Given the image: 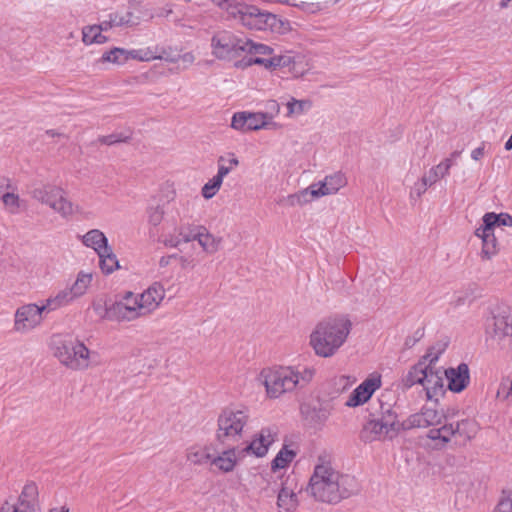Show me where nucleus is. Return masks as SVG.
<instances>
[{
	"label": "nucleus",
	"instance_id": "5fc2aeb1",
	"mask_svg": "<svg viewBox=\"0 0 512 512\" xmlns=\"http://www.w3.org/2000/svg\"><path fill=\"white\" fill-rule=\"evenodd\" d=\"M210 1L227 14V19L229 18L230 14H231V11H230L231 7H233L237 2V0H210Z\"/></svg>",
	"mask_w": 512,
	"mask_h": 512
},
{
	"label": "nucleus",
	"instance_id": "c9c22d12",
	"mask_svg": "<svg viewBox=\"0 0 512 512\" xmlns=\"http://www.w3.org/2000/svg\"><path fill=\"white\" fill-rule=\"evenodd\" d=\"M97 255L99 256L100 269L104 274H111L115 270L119 269V261L111 246H108L105 249V252L102 251Z\"/></svg>",
	"mask_w": 512,
	"mask_h": 512
},
{
	"label": "nucleus",
	"instance_id": "ea45409f",
	"mask_svg": "<svg viewBox=\"0 0 512 512\" xmlns=\"http://www.w3.org/2000/svg\"><path fill=\"white\" fill-rule=\"evenodd\" d=\"M138 23V18L134 17L131 11H116L109 15V23L107 26H134Z\"/></svg>",
	"mask_w": 512,
	"mask_h": 512
},
{
	"label": "nucleus",
	"instance_id": "e433bc0d",
	"mask_svg": "<svg viewBox=\"0 0 512 512\" xmlns=\"http://www.w3.org/2000/svg\"><path fill=\"white\" fill-rule=\"evenodd\" d=\"M103 26L90 25L82 29V41L85 45L103 44L108 38L102 34Z\"/></svg>",
	"mask_w": 512,
	"mask_h": 512
},
{
	"label": "nucleus",
	"instance_id": "1a4fd4ad",
	"mask_svg": "<svg viewBox=\"0 0 512 512\" xmlns=\"http://www.w3.org/2000/svg\"><path fill=\"white\" fill-rule=\"evenodd\" d=\"M53 355L65 367L75 371H84L90 367L96 353L90 351L79 340L59 339L53 342Z\"/></svg>",
	"mask_w": 512,
	"mask_h": 512
},
{
	"label": "nucleus",
	"instance_id": "39448f33",
	"mask_svg": "<svg viewBox=\"0 0 512 512\" xmlns=\"http://www.w3.org/2000/svg\"><path fill=\"white\" fill-rule=\"evenodd\" d=\"M251 413L247 407H229L217 418L216 440L223 445H232L242 439L249 428Z\"/></svg>",
	"mask_w": 512,
	"mask_h": 512
},
{
	"label": "nucleus",
	"instance_id": "4468645a",
	"mask_svg": "<svg viewBox=\"0 0 512 512\" xmlns=\"http://www.w3.org/2000/svg\"><path fill=\"white\" fill-rule=\"evenodd\" d=\"M105 316L107 320L118 322H130L145 317L137 295L131 291L125 292L119 300L111 303Z\"/></svg>",
	"mask_w": 512,
	"mask_h": 512
},
{
	"label": "nucleus",
	"instance_id": "b1692460",
	"mask_svg": "<svg viewBox=\"0 0 512 512\" xmlns=\"http://www.w3.org/2000/svg\"><path fill=\"white\" fill-rule=\"evenodd\" d=\"M443 376L448 382V388L456 393L463 391L470 382L469 367L465 363L459 364L456 368L443 370Z\"/></svg>",
	"mask_w": 512,
	"mask_h": 512
},
{
	"label": "nucleus",
	"instance_id": "4be33fe9",
	"mask_svg": "<svg viewBox=\"0 0 512 512\" xmlns=\"http://www.w3.org/2000/svg\"><path fill=\"white\" fill-rule=\"evenodd\" d=\"M243 455L239 447L231 446L216 454L213 450L210 466L222 473H230L238 465Z\"/></svg>",
	"mask_w": 512,
	"mask_h": 512
},
{
	"label": "nucleus",
	"instance_id": "a211bd4d",
	"mask_svg": "<svg viewBox=\"0 0 512 512\" xmlns=\"http://www.w3.org/2000/svg\"><path fill=\"white\" fill-rule=\"evenodd\" d=\"M400 429H402V424H395L394 422L374 417L365 425L361 438L365 442L391 439L397 435Z\"/></svg>",
	"mask_w": 512,
	"mask_h": 512
},
{
	"label": "nucleus",
	"instance_id": "5701e85b",
	"mask_svg": "<svg viewBox=\"0 0 512 512\" xmlns=\"http://www.w3.org/2000/svg\"><path fill=\"white\" fill-rule=\"evenodd\" d=\"M347 179L341 172L327 175L323 180L313 183L311 193L314 198L336 194L341 188L345 187Z\"/></svg>",
	"mask_w": 512,
	"mask_h": 512
},
{
	"label": "nucleus",
	"instance_id": "c756f323",
	"mask_svg": "<svg viewBox=\"0 0 512 512\" xmlns=\"http://www.w3.org/2000/svg\"><path fill=\"white\" fill-rule=\"evenodd\" d=\"M389 394H381L377 400V407L372 406V415L374 417L383 419L388 422H394L395 424H401L397 419V413L394 410L393 404L387 401Z\"/></svg>",
	"mask_w": 512,
	"mask_h": 512
},
{
	"label": "nucleus",
	"instance_id": "13d9d810",
	"mask_svg": "<svg viewBox=\"0 0 512 512\" xmlns=\"http://www.w3.org/2000/svg\"><path fill=\"white\" fill-rule=\"evenodd\" d=\"M335 385L341 387L343 390L350 387L354 382L355 378L352 376L341 375L334 379Z\"/></svg>",
	"mask_w": 512,
	"mask_h": 512
},
{
	"label": "nucleus",
	"instance_id": "f704fd0d",
	"mask_svg": "<svg viewBox=\"0 0 512 512\" xmlns=\"http://www.w3.org/2000/svg\"><path fill=\"white\" fill-rule=\"evenodd\" d=\"M93 280L91 272L80 271L74 283L69 287L76 299L82 297L88 291Z\"/></svg>",
	"mask_w": 512,
	"mask_h": 512
},
{
	"label": "nucleus",
	"instance_id": "7c9ffc66",
	"mask_svg": "<svg viewBox=\"0 0 512 512\" xmlns=\"http://www.w3.org/2000/svg\"><path fill=\"white\" fill-rule=\"evenodd\" d=\"M76 300L72 291L69 287H66L58 291L54 296L46 299L42 304L44 305L47 312L57 310L61 307L67 306Z\"/></svg>",
	"mask_w": 512,
	"mask_h": 512
},
{
	"label": "nucleus",
	"instance_id": "de8ad7c7",
	"mask_svg": "<svg viewBox=\"0 0 512 512\" xmlns=\"http://www.w3.org/2000/svg\"><path fill=\"white\" fill-rule=\"evenodd\" d=\"M0 198L8 212L12 214L19 212L21 200L18 194L14 192H1Z\"/></svg>",
	"mask_w": 512,
	"mask_h": 512
},
{
	"label": "nucleus",
	"instance_id": "473e14b6",
	"mask_svg": "<svg viewBox=\"0 0 512 512\" xmlns=\"http://www.w3.org/2000/svg\"><path fill=\"white\" fill-rule=\"evenodd\" d=\"M451 167H452V158H445L439 164L432 166L428 170V172H426L423 176L433 186L440 179H443L447 175H449Z\"/></svg>",
	"mask_w": 512,
	"mask_h": 512
},
{
	"label": "nucleus",
	"instance_id": "3c124183",
	"mask_svg": "<svg viewBox=\"0 0 512 512\" xmlns=\"http://www.w3.org/2000/svg\"><path fill=\"white\" fill-rule=\"evenodd\" d=\"M148 222L153 226H158L164 217V210L161 206H152L147 210Z\"/></svg>",
	"mask_w": 512,
	"mask_h": 512
},
{
	"label": "nucleus",
	"instance_id": "f3484780",
	"mask_svg": "<svg viewBox=\"0 0 512 512\" xmlns=\"http://www.w3.org/2000/svg\"><path fill=\"white\" fill-rule=\"evenodd\" d=\"M301 490L295 475L282 477L276 502L278 512H295L299 506L298 494Z\"/></svg>",
	"mask_w": 512,
	"mask_h": 512
},
{
	"label": "nucleus",
	"instance_id": "393cba45",
	"mask_svg": "<svg viewBox=\"0 0 512 512\" xmlns=\"http://www.w3.org/2000/svg\"><path fill=\"white\" fill-rule=\"evenodd\" d=\"M475 236L482 240L481 258L490 260L499 252V243L495 237L494 229L482 223L476 230Z\"/></svg>",
	"mask_w": 512,
	"mask_h": 512
},
{
	"label": "nucleus",
	"instance_id": "412c9836",
	"mask_svg": "<svg viewBox=\"0 0 512 512\" xmlns=\"http://www.w3.org/2000/svg\"><path fill=\"white\" fill-rule=\"evenodd\" d=\"M136 295L146 317L159 308L165 298V289L162 284L155 282L142 293Z\"/></svg>",
	"mask_w": 512,
	"mask_h": 512
},
{
	"label": "nucleus",
	"instance_id": "bb28decb",
	"mask_svg": "<svg viewBox=\"0 0 512 512\" xmlns=\"http://www.w3.org/2000/svg\"><path fill=\"white\" fill-rule=\"evenodd\" d=\"M214 447L211 444H193L186 449V461L194 466L211 463Z\"/></svg>",
	"mask_w": 512,
	"mask_h": 512
},
{
	"label": "nucleus",
	"instance_id": "f257e3e1",
	"mask_svg": "<svg viewBox=\"0 0 512 512\" xmlns=\"http://www.w3.org/2000/svg\"><path fill=\"white\" fill-rule=\"evenodd\" d=\"M351 482L349 476L333 466L331 456L324 453L317 458L306 491L319 502L334 504L350 496Z\"/></svg>",
	"mask_w": 512,
	"mask_h": 512
},
{
	"label": "nucleus",
	"instance_id": "7ed1b4c3",
	"mask_svg": "<svg viewBox=\"0 0 512 512\" xmlns=\"http://www.w3.org/2000/svg\"><path fill=\"white\" fill-rule=\"evenodd\" d=\"M352 323L345 316L329 317L316 324L309 344L318 357H333L347 341Z\"/></svg>",
	"mask_w": 512,
	"mask_h": 512
},
{
	"label": "nucleus",
	"instance_id": "c85d7f7f",
	"mask_svg": "<svg viewBox=\"0 0 512 512\" xmlns=\"http://www.w3.org/2000/svg\"><path fill=\"white\" fill-rule=\"evenodd\" d=\"M195 241L201 246L202 250L207 254L216 253L222 242L220 237L211 234L205 226L198 225Z\"/></svg>",
	"mask_w": 512,
	"mask_h": 512
},
{
	"label": "nucleus",
	"instance_id": "a878e982",
	"mask_svg": "<svg viewBox=\"0 0 512 512\" xmlns=\"http://www.w3.org/2000/svg\"><path fill=\"white\" fill-rule=\"evenodd\" d=\"M198 225L183 224L174 229V233L164 236L163 244L166 247L176 248L182 243L195 241Z\"/></svg>",
	"mask_w": 512,
	"mask_h": 512
},
{
	"label": "nucleus",
	"instance_id": "4c0bfd02",
	"mask_svg": "<svg viewBox=\"0 0 512 512\" xmlns=\"http://www.w3.org/2000/svg\"><path fill=\"white\" fill-rule=\"evenodd\" d=\"M239 164V159L234 153L230 152L226 155H222L217 160L218 169L216 175L224 180V178L237 168Z\"/></svg>",
	"mask_w": 512,
	"mask_h": 512
},
{
	"label": "nucleus",
	"instance_id": "dca6fc26",
	"mask_svg": "<svg viewBox=\"0 0 512 512\" xmlns=\"http://www.w3.org/2000/svg\"><path fill=\"white\" fill-rule=\"evenodd\" d=\"M44 312L47 311L43 304L30 303L20 306L14 315V330L21 334L31 332L42 323Z\"/></svg>",
	"mask_w": 512,
	"mask_h": 512
},
{
	"label": "nucleus",
	"instance_id": "680f3d73",
	"mask_svg": "<svg viewBox=\"0 0 512 512\" xmlns=\"http://www.w3.org/2000/svg\"><path fill=\"white\" fill-rule=\"evenodd\" d=\"M172 13H173L172 5H171V4H167V5H165L164 7L159 8L155 16H156V17H164V18H167V17H169Z\"/></svg>",
	"mask_w": 512,
	"mask_h": 512
},
{
	"label": "nucleus",
	"instance_id": "2f4dec72",
	"mask_svg": "<svg viewBox=\"0 0 512 512\" xmlns=\"http://www.w3.org/2000/svg\"><path fill=\"white\" fill-rule=\"evenodd\" d=\"M82 243L86 247L93 249L97 254L102 251L105 252V249L109 246L107 237L98 229H92L84 234L82 236Z\"/></svg>",
	"mask_w": 512,
	"mask_h": 512
},
{
	"label": "nucleus",
	"instance_id": "423d86ee",
	"mask_svg": "<svg viewBox=\"0 0 512 512\" xmlns=\"http://www.w3.org/2000/svg\"><path fill=\"white\" fill-rule=\"evenodd\" d=\"M230 11L228 19L249 30L279 32L284 24L275 14L246 2L237 1Z\"/></svg>",
	"mask_w": 512,
	"mask_h": 512
},
{
	"label": "nucleus",
	"instance_id": "58836bf2",
	"mask_svg": "<svg viewBox=\"0 0 512 512\" xmlns=\"http://www.w3.org/2000/svg\"><path fill=\"white\" fill-rule=\"evenodd\" d=\"M130 60L129 50L119 47H114L104 52L99 59L100 63H111L115 65H124Z\"/></svg>",
	"mask_w": 512,
	"mask_h": 512
},
{
	"label": "nucleus",
	"instance_id": "aec40b11",
	"mask_svg": "<svg viewBox=\"0 0 512 512\" xmlns=\"http://www.w3.org/2000/svg\"><path fill=\"white\" fill-rule=\"evenodd\" d=\"M276 437L277 431L275 428L264 427L253 436L252 440L245 447L240 448V451L243 457L246 454L258 458L264 457L268 453L270 446L275 442Z\"/></svg>",
	"mask_w": 512,
	"mask_h": 512
},
{
	"label": "nucleus",
	"instance_id": "603ef678",
	"mask_svg": "<svg viewBox=\"0 0 512 512\" xmlns=\"http://www.w3.org/2000/svg\"><path fill=\"white\" fill-rule=\"evenodd\" d=\"M432 185L428 182V180L422 176L420 181L416 182L410 191L411 198H420L429 187Z\"/></svg>",
	"mask_w": 512,
	"mask_h": 512
},
{
	"label": "nucleus",
	"instance_id": "72a5a7b5",
	"mask_svg": "<svg viewBox=\"0 0 512 512\" xmlns=\"http://www.w3.org/2000/svg\"><path fill=\"white\" fill-rule=\"evenodd\" d=\"M296 455V451L290 449L287 445H284L271 461V471L275 473L278 470L287 468Z\"/></svg>",
	"mask_w": 512,
	"mask_h": 512
},
{
	"label": "nucleus",
	"instance_id": "09e8293b",
	"mask_svg": "<svg viewBox=\"0 0 512 512\" xmlns=\"http://www.w3.org/2000/svg\"><path fill=\"white\" fill-rule=\"evenodd\" d=\"M493 512H512V486L502 490Z\"/></svg>",
	"mask_w": 512,
	"mask_h": 512
},
{
	"label": "nucleus",
	"instance_id": "052dcab7",
	"mask_svg": "<svg viewBox=\"0 0 512 512\" xmlns=\"http://www.w3.org/2000/svg\"><path fill=\"white\" fill-rule=\"evenodd\" d=\"M121 141L122 140L115 134L101 136L98 139V142L104 145H112Z\"/></svg>",
	"mask_w": 512,
	"mask_h": 512
},
{
	"label": "nucleus",
	"instance_id": "49530a36",
	"mask_svg": "<svg viewBox=\"0 0 512 512\" xmlns=\"http://www.w3.org/2000/svg\"><path fill=\"white\" fill-rule=\"evenodd\" d=\"M222 183L223 179L217 175H214L203 185L201 189L202 196L207 200L213 198L220 190Z\"/></svg>",
	"mask_w": 512,
	"mask_h": 512
},
{
	"label": "nucleus",
	"instance_id": "864d4df0",
	"mask_svg": "<svg viewBox=\"0 0 512 512\" xmlns=\"http://www.w3.org/2000/svg\"><path fill=\"white\" fill-rule=\"evenodd\" d=\"M330 416V410L327 407H320L313 410L312 420L316 424L324 423Z\"/></svg>",
	"mask_w": 512,
	"mask_h": 512
},
{
	"label": "nucleus",
	"instance_id": "9b49d317",
	"mask_svg": "<svg viewBox=\"0 0 512 512\" xmlns=\"http://www.w3.org/2000/svg\"><path fill=\"white\" fill-rule=\"evenodd\" d=\"M269 108L275 113L268 112H236L231 119V127L242 133L257 131L260 129H276L279 125L273 121L274 115L280 111V106L275 100L269 102Z\"/></svg>",
	"mask_w": 512,
	"mask_h": 512
},
{
	"label": "nucleus",
	"instance_id": "a19ab883",
	"mask_svg": "<svg viewBox=\"0 0 512 512\" xmlns=\"http://www.w3.org/2000/svg\"><path fill=\"white\" fill-rule=\"evenodd\" d=\"M446 345L444 343L437 342L428 348L427 352L419 359L417 363H422L423 366L435 367L440 356L445 351Z\"/></svg>",
	"mask_w": 512,
	"mask_h": 512
},
{
	"label": "nucleus",
	"instance_id": "338daca9",
	"mask_svg": "<svg viewBox=\"0 0 512 512\" xmlns=\"http://www.w3.org/2000/svg\"><path fill=\"white\" fill-rule=\"evenodd\" d=\"M0 512H18V511H17V506L15 504L5 502L2 505Z\"/></svg>",
	"mask_w": 512,
	"mask_h": 512
},
{
	"label": "nucleus",
	"instance_id": "2eb2a0df",
	"mask_svg": "<svg viewBox=\"0 0 512 512\" xmlns=\"http://www.w3.org/2000/svg\"><path fill=\"white\" fill-rule=\"evenodd\" d=\"M451 420L449 411L443 408L424 406L419 412L410 415L402 422V429L412 428H439Z\"/></svg>",
	"mask_w": 512,
	"mask_h": 512
},
{
	"label": "nucleus",
	"instance_id": "37998d69",
	"mask_svg": "<svg viewBox=\"0 0 512 512\" xmlns=\"http://www.w3.org/2000/svg\"><path fill=\"white\" fill-rule=\"evenodd\" d=\"M287 117H296L305 114L312 108V102L308 99L291 98L286 104Z\"/></svg>",
	"mask_w": 512,
	"mask_h": 512
},
{
	"label": "nucleus",
	"instance_id": "0eeeda50",
	"mask_svg": "<svg viewBox=\"0 0 512 512\" xmlns=\"http://www.w3.org/2000/svg\"><path fill=\"white\" fill-rule=\"evenodd\" d=\"M245 47L242 60L235 62L237 68H247L252 65H261L267 70H275L277 68L289 67L293 64L294 57L290 54H274V49L266 44L254 42L251 39H245Z\"/></svg>",
	"mask_w": 512,
	"mask_h": 512
},
{
	"label": "nucleus",
	"instance_id": "6e6d98bb",
	"mask_svg": "<svg viewBox=\"0 0 512 512\" xmlns=\"http://www.w3.org/2000/svg\"><path fill=\"white\" fill-rule=\"evenodd\" d=\"M110 304H107L106 301H103L101 299L96 300L92 303V307L96 314L100 316L101 318L107 319L106 310L109 308Z\"/></svg>",
	"mask_w": 512,
	"mask_h": 512
},
{
	"label": "nucleus",
	"instance_id": "774afa93",
	"mask_svg": "<svg viewBox=\"0 0 512 512\" xmlns=\"http://www.w3.org/2000/svg\"><path fill=\"white\" fill-rule=\"evenodd\" d=\"M48 512H70V509L67 505H62L60 507L51 508Z\"/></svg>",
	"mask_w": 512,
	"mask_h": 512
},
{
	"label": "nucleus",
	"instance_id": "69168bd1",
	"mask_svg": "<svg viewBox=\"0 0 512 512\" xmlns=\"http://www.w3.org/2000/svg\"><path fill=\"white\" fill-rule=\"evenodd\" d=\"M178 59H181L184 63L191 65L194 62L195 57L191 52H188L183 55H180Z\"/></svg>",
	"mask_w": 512,
	"mask_h": 512
},
{
	"label": "nucleus",
	"instance_id": "ddd939ff",
	"mask_svg": "<svg viewBox=\"0 0 512 512\" xmlns=\"http://www.w3.org/2000/svg\"><path fill=\"white\" fill-rule=\"evenodd\" d=\"M245 39L231 31L221 30L211 38V52L219 60L232 61L243 56Z\"/></svg>",
	"mask_w": 512,
	"mask_h": 512
},
{
	"label": "nucleus",
	"instance_id": "e2e57ef3",
	"mask_svg": "<svg viewBox=\"0 0 512 512\" xmlns=\"http://www.w3.org/2000/svg\"><path fill=\"white\" fill-rule=\"evenodd\" d=\"M177 257V254H172V255H167V256H162L160 259H159V266L161 268H165L167 266L170 265L171 261L173 259H176Z\"/></svg>",
	"mask_w": 512,
	"mask_h": 512
},
{
	"label": "nucleus",
	"instance_id": "20e7f679",
	"mask_svg": "<svg viewBox=\"0 0 512 512\" xmlns=\"http://www.w3.org/2000/svg\"><path fill=\"white\" fill-rule=\"evenodd\" d=\"M485 342L496 352L506 350L512 343V309L504 303L494 305L485 321Z\"/></svg>",
	"mask_w": 512,
	"mask_h": 512
},
{
	"label": "nucleus",
	"instance_id": "6e6552de",
	"mask_svg": "<svg viewBox=\"0 0 512 512\" xmlns=\"http://www.w3.org/2000/svg\"><path fill=\"white\" fill-rule=\"evenodd\" d=\"M415 385H420L423 388L428 400L437 399L444 392L443 370L416 363L401 378L403 389H410Z\"/></svg>",
	"mask_w": 512,
	"mask_h": 512
},
{
	"label": "nucleus",
	"instance_id": "cd10ccee",
	"mask_svg": "<svg viewBox=\"0 0 512 512\" xmlns=\"http://www.w3.org/2000/svg\"><path fill=\"white\" fill-rule=\"evenodd\" d=\"M38 487L34 482L27 483L19 496L18 512H35L38 507Z\"/></svg>",
	"mask_w": 512,
	"mask_h": 512
},
{
	"label": "nucleus",
	"instance_id": "6ab92c4d",
	"mask_svg": "<svg viewBox=\"0 0 512 512\" xmlns=\"http://www.w3.org/2000/svg\"><path fill=\"white\" fill-rule=\"evenodd\" d=\"M382 385L381 375L373 373L358 385L349 395L345 406L355 408L367 403Z\"/></svg>",
	"mask_w": 512,
	"mask_h": 512
},
{
	"label": "nucleus",
	"instance_id": "bf43d9fd",
	"mask_svg": "<svg viewBox=\"0 0 512 512\" xmlns=\"http://www.w3.org/2000/svg\"><path fill=\"white\" fill-rule=\"evenodd\" d=\"M176 260L179 261L182 269H193L196 266L194 259L187 256L177 254Z\"/></svg>",
	"mask_w": 512,
	"mask_h": 512
},
{
	"label": "nucleus",
	"instance_id": "a18cd8bd",
	"mask_svg": "<svg viewBox=\"0 0 512 512\" xmlns=\"http://www.w3.org/2000/svg\"><path fill=\"white\" fill-rule=\"evenodd\" d=\"M339 1L340 0H302L301 4H299V9L308 13H316Z\"/></svg>",
	"mask_w": 512,
	"mask_h": 512
},
{
	"label": "nucleus",
	"instance_id": "f8f14e48",
	"mask_svg": "<svg viewBox=\"0 0 512 512\" xmlns=\"http://www.w3.org/2000/svg\"><path fill=\"white\" fill-rule=\"evenodd\" d=\"M479 430L478 424L472 419H462L453 423L449 420L439 428L430 429L427 437L432 441L439 442L442 446L448 444L452 438L459 439L466 443L473 439Z\"/></svg>",
	"mask_w": 512,
	"mask_h": 512
},
{
	"label": "nucleus",
	"instance_id": "8fccbe9b",
	"mask_svg": "<svg viewBox=\"0 0 512 512\" xmlns=\"http://www.w3.org/2000/svg\"><path fill=\"white\" fill-rule=\"evenodd\" d=\"M311 190H312V184L309 187H307L295 194L290 195L288 197V201H289L290 205L302 206V205H305V204L309 203L310 201L314 200L315 198H314L313 194L311 193Z\"/></svg>",
	"mask_w": 512,
	"mask_h": 512
},
{
	"label": "nucleus",
	"instance_id": "79ce46f5",
	"mask_svg": "<svg viewBox=\"0 0 512 512\" xmlns=\"http://www.w3.org/2000/svg\"><path fill=\"white\" fill-rule=\"evenodd\" d=\"M482 220L483 224L486 225V227H490L491 229H494L497 225L512 227V216L507 213L496 214L489 212L484 214Z\"/></svg>",
	"mask_w": 512,
	"mask_h": 512
},
{
	"label": "nucleus",
	"instance_id": "f03ea898",
	"mask_svg": "<svg viewBox=\"0 0 512 512\" xmlns=\"http://www.w3.org/2000/svg\"><path fill=\"white\" fill-rule=\"evenodd\" d=\"M315 373L312 366H274L262 369L258 381L265 387L267 398L277 399L285 393L307 386Z\"/></svg>",
	"mask_w": 512,
	"mask_h": 512
},
{
	"label": "nucleus",
	"instance_id": "0e129e2a",
	"mask_svg": "<svg viewBox=\"0 0 512 512\" xmlns=\"http://www.w3.org/2000/svg\"><path fill=\"white\" fill-rule=\"evenodd\" d=\"M484 146H480L472 150L471 152V158L475 161L480 160L484 156Z\"/></svg>",
	"mask_w": 512,
	"mask_h": 512
},
{
	"label": "nucleus",
	"instance_id": "c03bdc74",
	"mask_svg": "<svg viewBox=\"0 0 512 512\" xmlns=\"http://www.w3.org/2000/svg\"><path fill=\"white\" fill-rule=\"evenodd\" d=\"M129 56L130 59L142 61V62H149L156 59L164 58L163 54L157 53V48H140V49H132L129 50Z\"/></svg>",
	"mask_w": 512,
	"mask_h": 512
},
{
	"label": "nucleus",
	"instance_id": "4d7b16f0",
	"mask_svg": "<svg viewBox=\"0 0 512 512\" xmlns=\"http://www.w3.org/2000/svg\"><path fill=\"white\" fill-rule=\"evenodd\" d=\"M196 198L195 199H180L179 200V206H180V209L182 210L183 212V217L184 218H189L191 217L189 215V211L191 208H194L195 204H196Z\"/></svg>",
	"mask_w": 512,
	"mask_h": 512
},
{
	"label": "nucleus",
	"instance_id": "9d476101",
	"mask_svg": "<svg viewBox=\"0 0 512 512\" xmlns=\"http://www.w3.org/2000/svg\"><path fill=\"white\" fill-rule=\"evenodd\" d=\"M31 196L34 200L51 208L62 218H70L79 212V206L68 199L66 192L60 186L49 183L41 184L32 190Z\"/></svg>",
	"mask_w": 512,
	"mask_h": 512
}]
</instances>
